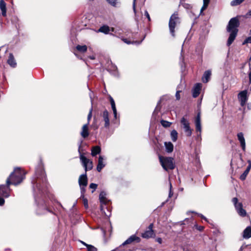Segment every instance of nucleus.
<instances>
[{
  "label": "nucleus",
  "mask_w": 251,
  "mask_h": 251,
  "mask_svg": "<svg viewBox=\"0 0 251 251\" xmlns=\"http://www.w3.org/2000/svg\"><path fill=\"white\" fill-rule=\"evenodd\" d=\"M159 161L163 168L166 171L173 170L175 167L174 159L172 157H163L159 156Z\"/></svg>",
  "instance_id": "obj_5"
},
{
  "label": "nucleus",
  "mask_w": 251,
  "mask_h": 251,
  "mask_svg": "<svg viewBox=\"0 0 251 251\" xmlns=\"http://www.w3.org/2000/svg\"><path fill=\"white\" fill-rule=\"evenodd\" d=\"M81 197H82L83 204L85 208L86 209H87L88 208V203L87 199L86 198H85L83 196H81Z\"/></svg>",
  "instance_id": "obj_39"
},
{
  "label": "nucleus",
  "mask_w": 251,
  "mask_h": 251,
  "mask_svg": "<svg viewBox=\"0 0 251 251\" xmlns=\"http://www.w3.org/2000/svg\"><path fill=\"white\" fill-rule=\"evenodd\" d=\"M247 17H251V10H249L246 14Z\"/></svg>",
  "instance_id": "obj_55"
},
{
  "label": "nucleus",
  "mask_w": 251,
  "mask_h": 251,
  "mask_svg": "<svg viewBox=\"0 0 251 251\" xmlns=\"http://www.w3.org/2000/svg\"><path fill=\"white\" fill-rule=\"evenodd\" d=\"M12 184L10 178L6 179V184L0 185V195L3 197L8 198L10 195V185Z\"/></svg>",
  "instance_id": "obj_8"
},
{
  "label": "nucleus",
  "mask_w": 251,
  "mask_h": 251,
  "mask_svg": "<svg viewBox=\"0 0 251 251\" xmlns=\"http://www.w3.org/2000/svg\"><path fill=\"white\" fill-rule=\"evenodd\" d=\"M111 30L112 31L114 32V28H111Z\"/></svg>",
  "instance_id": "obj_61"
},
{
  "label": "nucleus",
  "mask_w": 251,
  "mask_h": 251,
  "mask_svg": "<svg viewBox=\"0 0 251 251\" xmlns=\"http://www.w3.org/2000/svg\"><path fill=\"white\" fill-rule=\"evenodd\" d=\"M208 6V5L203 4V5L201 9V14L203 12V10H205Z\"/></svg>",
  "instance_id": "obj_42"
},
{
  "label": "nucleus",
  "mask_w": 251,
  "mask_h": 251,
  "mask_svg": "<svg viewBox=\"0 0 251 251\" xmlns=\"http://www.w3.org/2000/svg\"><path fill=\"white\" fill-rule=\"evenodd\" d=\"M135 241L136 243H139L141 239L139 237L136 236L135 235L130 236L127 240H126L120 246H125L126 245L129 244Z\"/></svg>",
  "instance_id": "obj_14"
},
{
  "label": "nucleus",
  "mask_w": 251,
  "mask_h": 251,
  "mask_svg": "<svg viewBox=\"0 0 251 251\" xmlns=\"http://www.w3.org/2000/svg\"><path fill=\"white\" fill-rule=\"evenodd\" d=\"M248 163L249 164L247 168H246V170L244 171V172L240 176V179L242 180H244L246 179L247 176L249 174L251 168V161L250 160H249L248 161Z\"/></svg>",
  "instance_id": "obj_20"
},
{
  "label": "nucleus",
  "mask_w": 251,
  "mask_h": 251,
  "mask_svg": "<svg viewBox=\"0 0 251 251\" xmlns=\"http://www.w3.org/2000/svg\"><path fill=\"white\" fill-rule=\"evenodd\" d=\"M81 243L83 245H84L85 247H88V246H87V245H89V244H86V243H85V242H83V241H81Z\"/></svg>",
  "instance_id": "obj_57"
},
{
  "label": "nucleus",
  "mask_w": 251,
  "mask_h": 251,
  "mask_svg": "<svg viewBox=\"0 0 251 251\" xmlns=\"http://www.w3.org/2000/svg\"><path fill=\"white\" fill-rule=\"evenodd\" d=\"M112 6L117 7L119 6V2L118 0H106Z\"/></svg>",
  "instance_id": "obj_33"
},
{
  "label": "nucleus",
  "mask_w": 251,
  "mask_h": 251,
  "mask_svg": "<svg viewBox=\"0 0 251 251\" xmlns=\"http://www.w3.org/2000/svg\"><path fill=\"white\" fill-rule=\"evenodd\" d=\"M177 135H178V133L176 130L174 129L171 131V137L172 140L173 142H176L177 140Z\"/></svg>",
  "instance_id": "obj_32"
},
{
  "label": "nucleus",
  "mask_w": 251,
  "mask_h": 251,
  "mask_svg": "<svg viewBox=\"0 0 251 251\" xmlns=\"http://www.w3.org/2000/svg\"><path fill=\"white\" fill-rule=\"evenodd\" d=\"M238 99L240 101L241 105L242 106H244L248 99L247 90H245L240 92L238 94Z\"/></svg>",
  "instance_id": "obj_12"
},
{
  "label": "nucleus",
  "mask_w": 251,
  "mask_h": 251,
  "mask_svg": "<svg viewBox=\"0 0 251 251\" xmlns=\"http://www.w3.org/2000/svg\"><path fill=\"white\" fill-rule=\"evenodd\" d=\"M101 149L99 146L93 147L91 150V154L93 156H96L97 154L100 152Z\"/></svg>",
  "instance_id": "obj_28"
},
{
  "label": "nucleus",
  "mask_w": 251,
  "mask_h": 251,
  "mask_svg": "<svg viewBox=\"0 0 251 251\" xmlns=\"http://www.w3.org/2000/svg\"><path fill=\"white\" fill-rule=\"evenodd\" d=\"M110 30V29L109 26L107 25H103L99 29L98 31L105 34H107Z\"/></svg>",
  "instance_id": "obj_29"
},
{
  "label": "nucleus",
  "mask_w": 251,
  "mask_h": 251,
  "mask_svg": "<svg viewBox=\"0 0 251 251\" xmlns=\"http://www.w3.org/2000/svg\"><path fill=\"white\" fill-rule=\"evenodd\" d=\"M154 235L153 230H147L144 233H142V237L144 238H149L153 237Z\"/></svg>",
  "instance_id": "obj_25"
},
{
  "label": "nucleus",
  "mask_w": 251,
  "mask_h": 251,
  "mask_svg": "<svg viewBox=\"0 0 251 251\" xmlns=\"http://www.w3.org/2000/svg\"><path fill=\"white\" fill-rule=\"evenodd\" d=\"M87 246L88 247H87V249L88 251H97V249L94 246L91 245H89Z\"/></svg>",
  "instance_id": "obj_38"
},
{
  "label": "nucleus",
  "mask_w": 251,
  "mask_h": 251,
  "mask_svg": "<svg viewBox=\"0 0 251 251\" xmlns=\"http://www.w3.org/2000/svg\"><path fill=\"white\" fill-rule=\"evenodd\" d=\"M89 187L91 189H93V190L92 191V193L94 192V191L97 189V184L95 183H92L90 184Z\"/></svg>",
  "instance_id": "obj_40"
},
{
  "label": "nucleus",
  "mask_w": 251,
  "mask_h": 251,
  "mask_svg": "<svg viewBox=\"0 0 251 251\" xmlns=\"http://www.w3.org/2000/svg\"><path fill=\"white\" fill-rule=\"evenodd\" d=\"M0 8L1 10V14L3 16L6 15V3L3 0L0 1Z\"/></svg>",
  "instance_id": "obj_26"
},
{
  "label": "nucleus",
  "mask_w": 251,
  "mask_h": 251,
  "mask_svg": "<svg viewBox=\"0 0 251 251\" xmlns=\"http://www.w3.org/2000/svg\"><path fill=\"white\" fill-rule=\"evenodd\" d=\"M145 36H144L143 39L140 41H133V42H130V41L128 40V39H126V38H123L122 39V40L126 44H137V45H139L141 43V42H142V41L145 39Z\"/></svg>",
  "instance_id": "obj_31"
},
{
  "label": "nucleus",
  "mask_w": 251,
  "mask_h": 251,
  "mask_svg": "<svg viewBox=\"0 0 251 251\" xmlns=\"http://www.w3.org/2000/svg\"><path fill=\"white\" fill-rule=\"evenodd\" d=\"M181 92V91L177 90L176 94V100H179L180 99V95L179 93Z\"/></svg>",
  "instance_id": "obj_41"
},
{
  "label": "nucleus",
  "mask_w": 251,
  "mask_h": 251,
  "mask_svg": "<svg viewBox=\"0 0 251 251\" xmlns=\"http://www.w3.org/2000/svg\"><path fill=\"white\" fill-rule=\"evenodd\" d=\"M31 182L35 195V199L37 201V197L38 195H41L45 192L48 187L46 176L42 164L39 165L36 168Z\"/></svg>",
  "instance_id": "obj_1"
},
{
  "label": "nucleus",
  "mask_w": 251,
  "mask_h": 251,
  "mask_svg": "<svg viewBox=\"0 0 251 251\" xmlns=\"http://www.w3.org/2000/svg\"><path fill=\"white\" fill-rule=\"evenodd\" d=\"M92 92H91L90 93H89V96H90V99H91V102L92 103Z\"/></svg>",
  "instance_id": "obj_56"
},
{
  "label": "nucleus",
  "mask_w": 251,
  "mask_h": 251,
  "mask_svg": "<svg viewBox=\"0 0 251 251\" xmlns=\"http://www.w3.org/2000/svg\"><path fill=\"white\" fill-rule=\"evenodd\" d=\"M75 53V56H77V54L76 53Z\"/></svg>",
  "instance_id": "obj_63"
},
{
  "label": "nucleus",
  "mask_w": 251,
  "mask_h": 251,
  "mask_svg": "<svg viewBox=\"0 0 251 251\" xmlns=\"http://www.w3.org/2000/svg\"><path fill=\"white\" fill-rule=\"evenodd\" d=\"M5 201L4 199L0 197V206H2L4 203Z\"/></svg>",
  "instance_id": "obj_46"
},
{
  "label": "nucleus",
  "mask_w": 251,
  "mask_h": 251,
  "mask_svg": "<svg viewBox=\"0 0 251 251\" xmlns=\"http://www.w3.org/2000/svg\"><path fill=\"white\" fill-rule=\"evenodd\" d=\"M164 203H165V202H163V203H162V204H161V206H163V205L164 204Z\"/></svg>",
  "instance_id": "obj_62"
},
{
  "label": "nucleus",
  "mask_w": 251,
  "mask_h": 251,
  "mask_svg": "<svg viewBox=\"0 0 251 251\" xmlns=\"http://www.w3.org/2000/svg\"><path fill=\"white\" fill-rule=\"evenodd\" d=\"M232 201L238 214L241 217H245L247 215V212L246 210L243 209L242 202H239L237 198H233L232 200Z\"/></svg>",
  "instance_id": "obj_7"
},
{
  "label": "nucleus",
  "mask_w": 251,
  "mask_h": 251,
  "mask_svg": "<svg viewBox=\"0 0 251 251\" xmlns=\"http://www.w3.org/2000/svg\"><path fill=\"white\" fill-rule=\"evenodd\" d=\"M38 207L36 210V213L38 215L44 214L48 212H51L47 207V205L45 201H43L41 204H38Z\"/></svg>",
  "instance_id": "obj_11"
},
{
  "label": "nucleus",
  "mask_w": 251,
  "mask_h": 251,
  "mask_svg": "<svg viewBox=\"0 0 251 251\" xmlns=\"http://www.w3.org/2000/svg\"><path fill=\"white\" fill-rule=\"evenodd\" d=\"M160 123H161V125L164 127H170V126L171 125V123H170L168 121H165V120H162L160 121Z\"/></svg>",
  "instance_id": "obj_34"
},
{
  "label": "nucleus",
  "mask_w": 251,
  "mask_h": 251,
  "mask_svg": "<svg viewBox=\"0 0 251 251\" xmlns=\"http://www.w3.org/2000/svg\"><path fill=\"white\" fill-rule=\"evenodd\" d=\"M101 116L103 119V121L104 122V126L106 128H108L110 126V121L109 118V113L107 110L103 111Z\"/></svg>",
  "instance_id": "obj_13"
},
{
  "label": "nucleus",
  "mask_w": 251,
  "mask_h": 251,
  "mask_svg": "<svg viewBox=\"0 0 251 251\" xmlns=\"http://www.w3.org/2000/svg\"><path fill=\"white\" fill-rule=\"evenodd\" d=\"M106 193L104 191H101L100 193V194L99 196V199L101 203L100 205V210L102 212H103L105 214L106 216H108V215H107L105 211H104V206L103 205H105L107 202L109 201L106 198Z\"/></svg>",
  "instance_id": "obj_10"
},
{
  "label": "nucleus",
  "mask_w": 251,
  "mask_h": 251,
  "mask_svg": "<svg viewBox=\"0 0 251 251\" xmlns=\"http://www.w3.org/2000/svg\"><path fill=\"white\" fill-rule=\"evenodd\" d=\"M200 216L204 220H206V218L201 214H200Z\"/></svg>",
  "instance_id": "obj_58"
},
{
  "label": "nucleus",
  "mask_w": 251,
  "mask_h": 251,
  "mask_svg": "<svg viewBox=\"0 0 251 251\" xmlns=\"http://www.w3.org/2000/svg\"><path fill=\"white\" fill-rule=\"evenodd\" d=\"M92 111H93V107L92 106L91 107V108H90V110H89V114L88 115V116H87V120H88V122L87 123H88V125L89 124V122L92 118Z\"/></svg>",
  "instance_id": "obj_37"
},
{
  "label": "nucleus",
  "mask_w": 251,
  "mask_h": 251,
  "mask_svg": "<svg viewBox=\"0 0 251 251\" xmlns=\"http://www.w3.org/2000/svg\"><path fill=\"white\" fill-rule=\"evenodd\" d=\"M210 0H203V4L208 5L209 4Z\"/></svg>",
  "instance_id": "obj_51"
},
{
  "label": "nucleus",
  "mask_w": 251,
  "mask_h": 251,
  "mask_svg": "<svg viewBox=\"0 0 251 251\" xmlns=\"http://www.w3.org/2000/svg\"><path fill=\"white\" fill-rule=\"evenodd\" d=\"M182 128L184 129L186 135L190 136L192 134V130L190 128L189 123L185 118L183 117L180 121Z\"/></svg>",
  "instance_id": "obj_9"
},
{
  "label": "nucleus",
  "mask_w": 251,
  "mask_h": 251,
  "mask_svg": "<svg viewBox=\"0 0 251 251\" xmlns=\"http://www.w3.org/2000/svg\"><path fill=\"white\" fill-rule=\"evenodd\" d=\"M201 88V84L197 83L193 89V97L194 98L197 97L200 93Z\"/></svg>",
  "instance_id": "obj_17"
},
{
  "label": "nucleus",
  "mask_w": 251,
  "mask_h": 251,
  "mask_svg": "<svg viewBox=\"0 0 251 251\" xmlns=\"http://www.w3.org/2000/svg\"><path fill=\"white\" fill-rule=\"evenodd\" d=\"M103 158L102 156H100L98 160V163L97 167V170L99 172H100L102 169L105 166L103 163Z\"/></svg>",
  "instance_id": "obj_23"
},
{
  "label": "nucleus",
  "mask_w": 251,
  "mask_h": 251,
  "mask_svg": "<svg viewBox=\"0 0 251 251\" xmlns=\"http://www.w3.org/2000/svg\"><path fill=\"white\" fill-rule=\"evenodd\" d=\"M76 49L80 52L83 53L87 51V47L86 45H77L76 47Z\"/></svg>",
  "instance_id": "obj_30"
},
{
  "label": "nucleus",
  "mask_w": 251,
  "mask_h": 251,
  "mask_svg": "<svg viewBox=\"0 0 251 251\" xmlns=\"http://www.w3.org/2000/svg\"><path fill=\"white\" fill-rule=\"evenodd\" d=\"M243 237L244 239H249L251 237V226H247L243 232Z\"/></svg>",
  "instance_id": "obj_22"
},
{
  "label": "nucleus",
  "mask_w": 251,
  "mask_h": 251,
  "mask_svg": "<svg viewBox=\"0 0 251 251\" xmlns=\"http://www.w3.org/2000/svg\"><path fill=\"white\" fill-rule=\"evenodd\" d=\"M111 105L112 109L113 112L114 117L115 119H117V112L115 103L114 104H112Z\"/></svg>",
  "instance_id": "obj_36"
},
{
  "label": "nucleus",
  "mask_w": 251,
  "mask_h": 251,
  "mask_svg": "<svg viewBox=\"0 0 251 251\" xmlns=\"http://www.w3.org/2000/svg\"><path fill=\"white\" fill-rule=\"evenodd\" d=\"M195 126H196V130L197 132H201V116L200 113H199L195 119Z\"/></svg>",
  "instance_id": "obj_18"
},
{
  "label": "nucleus",
  "mask_w": 251,
  "mask_h": 251,
  "mask_svg": "<svg viewBox=\"0 0 251 251\" xmlns=\"http://www.w3.org/2000/svg\"><path fill=\"white\" fill-rule=\"evenodd\" d=\"M7 64L12 68H15L17 66V62L12 53H9L8 59L7 60Z\"/></svg>",
  "instance_id": "obj_16"
},
{
  "label": "nucleus",
  "mask_w": 251,
  "mask_h": 251,
  "mask_svg": "<svg viewBox=\"0 0 251 251\" xmlns=\"http://www.w3.org/2000/svg\"><path fill=\"white\" fill-rule=\"evenodd\" d=\"M170 191L169 194V198H171L173 195V193L172 192V184L170 183Z\"/></svg>",
  "instance_id": "obj_44"
},
{
  "label": "nucleus",
  "mask_w": 251,
  "mask_h": 251,
  "mask_svg": "<svg viewBox=\"0 0 251 251\" xmlns=\"http://www.w3.org/2000/svg\"><path fill=\"white\" fill-rule=\"evenodd\" d=\"M90 58L91 59L93 60V59H94L95 58V57L94 56H90Z\"/></svg>",
  "instance_id": "obj_60"
},
{
  "label": "nucleus",
  "mask_w": 251,
  "mask_h": 251,
  "mask_svg": "<svg viewBox=\"0 0 251 251\" xmlns=\"http://www.w3.org/2000/svg\"><path fill=\"white\" fill-rule=\"evenodd\" d=\"M180 23V19L179 17L178 12H175L171 16L169 22V31L173 37L175 36V28H177Z\"/></svg>",
  "instance_id": "obj_4"
},
{
  "label": "nucleus",
  "mask_w": 251,
  "mask_h": 251,
  "mask_svg": "<svg viewBox=\"0 0 251 251\" xmlns=\"http://www.w3.org/2000/svg\"><path fill=\"white\" fill-rule=\"evenodd\" d=\"M80 135L83 138H86L89 136V132L88 130V123L83 126L80 132Z\"/></svg>",
  "instance_id": "obj_19"
},
{
  "label": "nucleus",
  "mask_w": 251,
  "mask_h": 251,
  "mask_svg": "<svg viewBox=\"0 0 251 251\" xmlns=\"http://www.w3.org/2000/svg\"><path fill=\"white\" fill-rule=\"evenodd\" d=\"M82 141H81L79 146H78V152L80 155V159L81 161L82 165L85 168V171H87L88 170H90L93 168V164L92 162L90 161L89 159H87L85 156H84L81 152V143Z\"/></svg>",
  "instance_id": "obj_6"
},
{
  "label": "nucleus",
  "mask_w": 251,
  "mask_h": 251,
  "mask_svg": "<svg viewBox=\"0 0 251 251\" xmlns=\"http://www.w3.org/2000/svg\"><path fill=\"white\" fill-rule=\"evenodd\" d=\"M135 2H136V0H133V11H134L135 13H136Z\"/></svg>",
  "instance_id": "obj_49"
},
{
  "label": "nucleus",
  "mask_w": 251,
  "mask_h": 251,
  "mask_svg": "<svg viewBox=\"0 0 251 251\" xmlns=\"http://www.w3.org/2000/svg\"><path fill=\"white\" fill-rule=\"evenodd\" d=\"M109 100H110L111 105L114 104L115 103L114 99L110 96H109Z\"/></svg>",
  "instance_id": "obj_48"
},
{
  "label": "nucleus",
  "mask_w": 251,
  "mask_h": 251,
  "mask_svg": "<svg viewBox=\"0 0 251 251\" xmlns=\"http://www.w3.org/2000/svg\"><path fill=\"white\" fill-rule=\"evenodd\" d=\"M244 0H233L230 4L231 6H236L241 3Z\"/></svg>",
  "instance_id": "obj_35"
},
{
  "label": "nucleus",
  "mask_w": 251,
  "mask_h": 251,
  "mask_svg": "<svg viewBox=\"0 0 251 251\" xmlns=\"http://www.w3.org/2000/svg\"><path fill=\"white\" fill-rule=\"evenodd\" d=\"M145 16L148 18L149 21H151L150 15L147 10L145 11Z\"/></svg>",
  "instance_id": "obj_43"
},
{
  "label": "nucleus",
  "mask_w": 251,
  "mask_h": 251,
  "mask_svg": "<svg viewBox=\"0 0 251 251\" xmlns=\"http://www.w3.org/2000/svg\"><path fill=\"white\" fill-rule=\"evenodd\" d=\"M153 226V224H151L149 226H148V230H152Z\"/></svg>",
  "instance_id": "obj_50"
},
{
  "label": "nucleus",
  "mask_w": 251,
  "mask_h": 251,
  "mask_svg": "<svg viewBox=\"0 0 251 251\" xmlns=\"http://www.w3.org/2000/svg\"><path fill=\"white\" fill-rule=\"evenodd\" d=\"M86 186H81V187H80V190H81V193L82 194H83L85 192V187Z\"/></svg>",
  "instance_id": "obj_47"
},
{
  "label": "nucleus",
  "mask_w": 251,
  "mask_h": 251,
  "mask_svg": "<svg viewBox=\"0 0 251 251\" xmlns=\"http://www.w3.org/2000/svg\"><path fill=\"white\" fill-rule=\"evenodd\" d=\"M114 68H115V69H117V67H116V66H115V67H114Z\"/></svg>",
  "instance_id": "obj_64"
},
{
  "label": "nucleus",
  "mask_w": 251,
  "mask_h": 251,
  "mask_svg": "<svg viewBox=\"0 0 251 251\" xmlns=\"http://www.w3.org/2000/svg\"><path fill=\"white\" fill-rule=\"evenodd\" d=\"M203 229V226H200L199 228H198V229H199V230H202Z\"/></svg>",
  "instance_id": "obj_59"
},
{
  "label": "nucleus",
  "mask_w": 251,
  "mask_h": 251,
  "mask_svg": "<svg viewBox=\"0 0 251 251\" xmlns=\"http://www.w3.org/2000/svg\"><path fill=\"white\" fill-rule=\"evenodd\" d=\"M78 183L80 187L81 186H86L87 185V177L86 174L81 175L79 176Z\"/></svg>",
  "instance_id": "obj_15"
},
{
  "label": "nucleus",
  "mask_w": 251,
  "mask_h": 251,
  "mask_svg": "<svg viewBox=\"0 0 251 251\" xmlns=\"http://www.w3.org/2000/svg\"><path fill=\"white\" fill-rule=\"evenodd\" d=\"M248 245L243 244L239 249V251H243V250L247 247Z\"/></svg>",
  "instance_id": "obj_45"
},
{
  "label": "nucleus",
  "mask_w": 251,
  "mask_h": 251,
  "mask_svg": "<svg viewBox=\"0 0 251 251\" xmlns=\"http://www.w3.org/2000/svg\"><path fill=\"white\" fill-rule=\"evenodd\" d=\"M249 83H250V84H251V71L249 74Z\"/></svg>",
  "instance_id": "obj_54"
},
{
  "label": "nucleus",
  "mask_w": 251,
  "mask_h": 251,
  "mask_svg": "<svg viewBox=\"0 0 251 251\" xmlns=\"http://www.w3.org/2000/svg\"><path fill=\"white\" fill-rule=\"evenodd\" d=\"M197 140H199L201 141V132H200L199 134L197 135Z\"/></svg>",
  "instance_id": "obj_53"
},
{
  "label": "nucleus",
  "mask_w": 251,
  "mask_h": 251,
  "mask_svg": "<svg viewBox=\"0 0 251 251\" xmlns=\"http://www.w3.org/2000/svg\"><path fill=\"white\" fill-rule=\"evenodd\" d=\"M239 25V21L237 17L232 18L229 20L226 27L227 31L230 33L227 42V46H229L235 40L238 31V27Z\"/></svg>",
  "instance_id": "obj_2"
},
{
  "label": "nucleus",
  "mask_w": 251,
  "mask_h": 251,
  "mask_svg": "<svg viewBox=\"0 0 251 251\" xmlns=\"http://www.w3.org/2000/svg\"><path fill=\"white\" fill-rule=\"evenodd\" d=\"M211 75V72L210 70L206 71L204 72V73L203 75V76L202 77V80L203 82H204V83L207 82L210 78Z\"/></svg>",
  "instance_id": "obj_24"
},
{
  "label": "nucleus",
  "mask_w": 251,
  "mask_h": 251,
  "mask_svg": "<svg viewBox=\"0 0 251 251\" xmlns=\"http://www.w3.org/2000/svg\"><path fill=\"white\" fill-rule=\"evenodd\" d=\"M165 146L166 151L168 153H171L173 151L174 145L171 142H165Z\"/></svg>",
  "instance_id": "obj_27"
},
{
  "label": "nucleus",
  "mask_w": 251,
  "mask_h": 251,
  "mask_svg": "<svg viewBox=\"0 0 251 251\" xmlns=\"http://www.w3.org/2000/svg\"><path fill=\"white\" fill-rule=\"evenodd\" d=\"M25 174L20 168H16L8 178L11 180L12 184L16 185L24 179Z\"/></svg>",
  "instance_id": "obj_3"
},
{
  "label": "nucleus",
  "mask_w": 251,
  "mask_h": 251,
  "mask_svg": "<svg viewBox=\"0 0 251 251\" xmlns=\"http://www.w3.org/2000/svg\"><path fill=\"white\" fill-rule=\"evenodd\" d=\"M238 139L240 142L241 146L243 150L245 151L246 148L245 140L243 133L240 132L237 134Z\"/></svg>",
  "instance_id": "obj_21"
},
{
  "label": "nucleus",
  "mask_w": 251,
  "mask_h": 251,
  "mask_svg": "<svg viewBox=\"0 0 251 251\" xmlns=\"http://www.w3.org/2000/svg\"><path fill=\"white\" fill-rule=\"evenodd\" d=\"M156 241L159 244H161L162 239L161 238H157L156 239Z\"/></svg>",
  "instance_id": "obj_52"
}]
</instances>
